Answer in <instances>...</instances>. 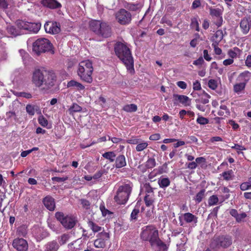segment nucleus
Masks as SVG:
<instances>
[{"label": "nucleus", "mask_w": 251, "mask_h": 251, "mask_svg": "<svg viewBox=\"0 0 251 251\" xmlns=\"http://www.w3.org/2000/svg\"><path fill=\"white\" fill-rule=\"evenodd\" d=\"M56 81V75L51 70L44 68L36 69L32 73V82L35 86L49 89L54 86Z\"/></svg>", "instance_id": "nucleus-1"}, {"label": "nucleus", "mask_w": 251, "mask_h": 251, "mask_svg": "<svg viewBox=\"0 0 251 251\" xmlns=\"http://www.w3.org/2000/svg\"><path fill=\"white\" fill-rule=\"evenodd\" d=\"M114 51L116 55L126 65L127 70L133 73L134 61L129 48L124 43L119 42L115 45Z\"/></svg>", "instance_id": "nucleus-2"}, {"label": "nucleus", "mask_w": 251, "mask_h": 251, "mask_svg": "<svg viewBox=\"0 0 251 251\" xmlns=\"http://www.w3.org/2000/svg\"><path fill=\"white\" fill-rule=\"evenodd\" d=\"M93 72L92 63L90 60L83 61L79 63L77 74L82 80L91 83L93 81L92 76Z\"/></svg>", "instance_id": "nucleus-3"}, {"label": "nucleus", "mask_w": 251, "mask_h": 251, "mask_svg": "<svg viewBox=\"0 0 251 251\" xmlns=\"http://www.w3.org/2000/svg\"><path fill=\"white\" fill-rule=\"evenodd\" d=\"M32 50L38 55L50 51L52 54L54 53L52 44L48 39L44 38H39L33 43Z\"/></svg>", "instance_id": "nucleus-4"}, {"label": "nucleus", "mask_w": 251, "mask_h": 251, "mask_svg": "<svg viewBox=\"0 0 251 251\" xmlns=\"http://www.w3.org/2000/svg\"><path fill=\"white\" fill-rule=\"evenodd\" d=\"M132 185L125 184L118 188L114 197L115 201L118 204H125L129 199L132 191Z\"/></svg>", "instance_id": "nucleus-5"}, {"label": "nucleus", "mask_w": 251, "mask_h": 251, "mask_svg": "<svg viewBox=\"0 0 251 251\" xmlns=\"http://www.w3.org/2000/svg\"><path fill=\"white\" fill-rule=\"evenodd\" d=\"M232 244V238L228 235L214 236L211 240L210 247L215 251L221 248H227Z\"/></svg>", "instance_id": "nucleus-6"}, {"label": "nucleus", "mask_w": 251, "mask_h": 251, "mask_svg": "<svg viewBox=\"0 0 251 251\" xmlns=\"http://www.w3.org/2000/svg\"><path fill=\"white\" fill-rule=\"evenodd\" d=\"M140 237L142 240L149 242L151 245L159 237L158 231L153 225L147 226L142 228Z\"/></svg>", "instance_id": "nucleus-7"}, {"label": "nucleus", "mask_w": 251, "mask_h": 251, "mask_svg": "<svg viewBox=\"0 0 251 251\" xmlns=\"http://www.w3.org/2000/svg\"><path fill=\"white\" fill-rule=\"evenodd\" d=\"M55 218L63 226L67 229L73 228L77 222L75 217L65 215L62 212H57L55 214Z\"/></svg>", "instance_id": "nucleus-8"}, {"label": "nucleus", "mask_w": 251, "mask_h": 251, "mask_svg": "<svg viewBox=\"0 0 251 251\" xmlns=\"http://www.w3.org/2000/svg\"><path fill=\"white\" fill-rule=\"evenodd\" d=\"M17 25L20 29L26 30L34 33H37L40 29V23H30L24 21L18 20Z\"/></svg>", "instance_id": "nucleus-9"}, {"label": "nucleus", "mask_w": 251, "mask_h": 251, "mask_svg": "<svg viewBox=\"0 0 251 251\" xmlns=\"http://www.w3.org/2000/svg\"><path fill=\"white\" fill-rule=\"evenodd\" d=\"M118 22L122 25L129 24L131 21L132 16L130 12L125 9H121L115 15Z\"/></svg>", "instance_id": "nucleus-10"}, {"label": "nucleus", "mask_w": 251, "mask_h": 251, "mask_svg": "<svg viewBox=\"0 0 251 251\" xmlns=\"http://www.w3.org/2000/svg\"><path fill=\"white\" fill-rule=\"evenodd\" d=\"M97 238L94 241V245L96 248H104L106 244L110 239L109 232L101 231L96 236Z\"/></svg>", "instance_id": "nucleus-11"}, {"label": "nucleus", "mask_w": 251, "mask_h": 251, "mask_svg": "<svg viewBox=\"0 0 251 251\" xmlns=\"http://www.w3.org/2000/svg\"><path fill=\"white\" fill-rule=\"evenodd\" d=\"M44 28L47 33L55 34L60 31V24L56 22L48 21L44 25Z\"/></svg>", "instance_id": "nucleus-12"}, {"label": "nucleus", "mask_w": 251, "mask_h": 251, "mask_svg": "<svg viewBox=\"0 0 251 251\" xmlns=\"http://www.w3.org/2000/svg\"><path fill=\"white\" fill-rule=\"evenodd\" d=\"M13 247L18 251H26L28 249L27 241L23 238H16L12 243Z\"/></svg>", "instance_id": "nucleus-13"}, {"label": "nucleus", "mask_w": 251, "mask_h": 251, "mask_svg": "<svg viewBox=\"0 0 251 251\" xmlns=\"http://www.w3.org/2000/svg\"><path fill=\"white\" fill-rule=\"evenodd\" d=\"M240 27L243 34H247L251 29V17H245L241 20Z\"/></svg>", "instance_id": "nucleus-14"}, {"label": "nucleus", "mask_w": 251, "mask_h": 251, "mask_svg": "<svg viewBox=\"0 0 251 251\" xmlns=\"http://www.w3.org/2000/svg\"><path fill=\"white\" fill-rule=\"evenodd\" d=\"M100 26L98 36L104 38H108L111 36V27L107 23L102 22Z\"/></svg>", "instance_id": "nucleus-15"}, {"label": "nucleus", "mask_w": 251, "mask_h": 251, "mask_svg": "<svg viewBox=\"0 0 251 251\" xmlns=\"http://www.w3.org/2000/svg\"><path fill=\"white\" fill-rule=\"evenodd\" d=\"M45 206L50 211H53L55 207L54 199L50 196H47L43 200Z\"/></svg>", "instance_id": "nucleus-16"}, {"label": "nucleus", "mask_w": 251, "mask_h": 251, "mask_svg": "<svg viewBox=\"0 0 251 251\" xmlns=\"http://www.w3.org/2000/svg\"><path fill=\"white\" fill-rule=\"evenodd\" d=\"M173 97L176 100H177L185 106H189L191 104V99L186 96L178 94H174Z\"/></svg>", "instance_id": "nucleus-17"}, {"label": "nucleus", "mask_w": 251, "mask_h": 251, "mask_svg": "<svg viewBox=\"0 0 251 251\" xmlns=\"http://www.w3.org/2000/svg\"><path fill=\"white\" fill-rule=\"evenodd\" d=\"M102 22L98 20H92L89 22L90 29L94 32L96 34L98 35L99 33V29L100 27V25Z\"/></svg>", "instance_id": "nucleus-18"}, {"label": "nucleus", "mask_w": 251, "mask_h": 251, "mask_svg": "<svg viewBox=\"0 0 251 251\" xmlns=\"http://www.w3.org/2000/svg\"><path fill=\"white\" fill-rule=\"evenodd\" d=\"M151 246L152 247L156 246L159 251H165L168 249L167 245L161 241L159 237L151 244Z\"/></svg>", "instance_id": "nucleus-19"}, {"label": "nucleus", "mask_w": 251, "mask_h": 251, "mask_svg": "<svg viewBox=\"0 0 251 251\" xmlns=\"http://www.w3.org/2000/svg\"><path fill=\"white\" fill-rule=\"evenodd\" d=\"M115 160V167L117 169L121 168L126 165V157L123 154L118 156Z\"/></svg>", "instance_id": "nucleus-20"}, {"label": "nucleus", "mask_w": 251, "mask_h": 251, "mask_svg": "<svg viewBox=\"0 0 251 251\" xmlns=\"http://www.w3.org/2000/svg\"><path fill=\"white\" fill-rule=\"evenodd\" d=\"M43 4L50 8L55 9L60 7L61 4L56 0H43Z\"/></svg>", "instance_id": "nucleus-21"}, {"label": "nucleus", "mask_w": 251, "mask_h": 251, "mask_svg": "<svg viewBox=\"0 0 251 251\" xmlns=\"http://www.w3.org/2000/svg\"><path fill=\"white\" fill-rule=\"evenodd\" d=\"M59 248V244L56 241L48 242L45 246L44 251H57Z\"/></svg>", "instance_id": "nucleus-22"}, {"label": "nucleus", "mask_w": 251, "mask_h": 251, "mask_svg": "<svg viewBox=\"0 0 251 251\" xmlns=\"http://www.w3.org/2000/svg\"><path fill=\"white\" fill-rule=\"evenodd\" d=\"M251 78V73L249 71H245L239 75L238 79L239 81H242V82L245 83L247 84L248 82Z\"/></svg>", "instance_id": "nucleus-23"}, {"label": "nucleus", "mask_w": 251, "mask_h": 251, "mask_svg": "<svg viewBox=\"0 0 251 251\" xmlns=\"http://www.w3.org/2000/svg\"><path fill=\"white\" fill-rule=\"evenodd\" d=\"M184 221L187 223H191L194 222L196 223L197 222V217L191 213H185L183 215Z\"/></svg>", "instance_id": "nucleus-24"}, {"label": "nucleus", "mask_w": 251, "mask_h": 251, "mask_svg": "<svg viewBox=\"0 0 251 251\" xmlns=\"http://www.w3.org/2000/svg\"><path fill=\"white\" fill-rule=\"evenodd\" d=\"M171 181L169 178L160 177L158 180V184L161 188L165 189L170 184Z\"/></svg>", "instance_id": "nucleus-25"}, {"label": "nucleus", "mask_w": 251, "mask_h": 251, "mask_svg": "<svg viewBox=\"0 0 251 251\" xmlns=\"http://www.w3.org/2000/svg\"><path fill=\"white\" fill-rule=\"evenodd\" d=\"M210 15L212 17L220 18L222 17L223 9L220 8H214L212 7L209 8Z\"/></svg>", "instance_id": "nucleus-26"}, {"label": "nucleus", "mask_w": 251, "mask_h": 251, "mask_svg": "<svg viewBox=\"0 0 251 251\" xmlns=\"http://www.w3.org/2000/svg\"><path fill=\"white\" fill-rule=\"evenodd\" d=\"M211 96L206 93L205 91H203L201 94V97L196 100L197 102H201L203 104H206L209 102V99Z\"/></svg>", "instance_id": "nucleus-27"}, {"label": "nucleus", "mask_w": 251, "mask_h": 251, "mask_svg": "<svg viewBox=\"0 0 251 251\" xmlns=\"http://www.w3.org/2000/svg\"><path fill=\"white\" fill-rule=\"evenodd\" d=\"M221 175L223 177L224 179L226 181L233 180L234 177V173L232 170L225 171Z\"/></svg>", "instance_id": "nucleus-28"}, {"label": "nucleus", "mask_w": 251, "mask_h": 251, "mask_svg": "<svg viewBox=\"0 0 251 251\" xmlns=\"http://www.w3.org/2000/svg\"><path fill=\"white\" fill-rule=\"evenodd\" d=\"M88 226L94 232H98L100 231L102 227L97 225L92 221L89 220L87 222Z\"/></svg>", "instance_id": "nucleus-29"}, {"label": "nucleus", "mask_w": 251, "mask_h": 251, "mask_svg": "<svg viewBox=\"0 0 251 251\" xmlns=\"http://www.w3.org/2000/svg\"><path fill=\"white\" fill-rule=\"evenodd\" d=\"M67 87H75L78 90H84L85 88L84 86H83L82 84L74 80H71L69 82H68Z\"/></svg>", "instance_id": "nucleus-30"}, {"label": "nucleus", "mask_w": 251, "mask_h": 251, "mask_svg": "<svg viewBox=\"0 0 251 251\" xmlns=\"http://www.w3.org/2000/svg\"><path fill=\"white\" fill-rule=\"evenodd\" d=\"M246 85V84L243 82L235 84L233 86L234 92L237 94H239L245 89Z\"/></svg>", "instance_id": "nucleus-31"}, {"label": "nucleus", "mask_w": 251, "mask_h": 251, "mask_svg": "<svg viewBox=\"0 0 251 251\" xmlns=\"http://www.w3.org/2000/svg\"><path fill=\"white\" fill-rule=\"evenodd\" d=\"M190 27L192 29H195L196 31H200V28L198 17L191 18Z\"/></svg>", "instance_id": "nucleus-32"}, {"label": "nucleus", "mask_w": 251, "mask_h": 251, "mask_svg": "<svg viewBox=\"0 0 251 251\" xmlns=\"http://www.w3.org/2000/svg\"><path fill=\"white\" fill-rule=\"evenodd\" d=\"M102 156L104 158L109 160L110 162H113L115 159L116 154L114 151H108L103 153Z\"/></svg>", "instance_id": "nucleus-33"}, {"label": "nucleus", "mask_w": 251, "mask_h": 251, "mask_svg": "<svg viewBox=\"0 0 251 251\" xmlns=\"http://www.w3.org/2000/svg\"><path fill=\"white\" fill-rule=\"evenodd\" d=\"M123 109L127 112H133L137 111V106L135 104H126L123 107Z\"/></svg>", "instance_id": "nucleus-34"}, {"label": "nucleus", "mask_w": 251, "mask_h": 251, "mask_svg": "<svg viewBox=\"0 0 251 251\" xmlns=\"http://www.w3.org/2000/svg\"><path fill=\"white\" fill-rule=\"evenodd\" d=\"M7 31L9 34L13 36L19 35V32L14 26L9 25L6 27Z\"/></svg>", "instance_id": "nucleus-35"}, {"label": "nucleus", "mask_w": 251, "mask_h": 251, "mask_svg": "<svg viewBox=\"0 0 251 251\" xmlns=\"http://www.w3.org/2000/svg\"><path fill=\"white\" fill-rule=\"evenodd\" d=\"M70 238L69 234L64 233L58 237L59 243L60 245H63L68 242Z\"/></svg>", "instance_id": "nucleus-36"}, {"label": "nucleus", "mask_w": 251, "mask_h": 251, "mask_svg": "<svg viewBox=\"0 0 251 251\" xmlns=\"http://www.w3.org/2000/svg\"><path fill=\"white\" fill-rule=\"evenodd\" d=\"M224 36V34L222 30L219 29L217 30L213 36L214 39L216 40L215 42H218L219 43L223 39Z\"/></svg>", "instance_id": "nucleus-37"}, {"label": "nucleus", "mask_w": 251, "mask_h": 251, "mask_svg": "<svg viewBox=\"0 0 251 251\" xmlns=\"http://www.w3.org/2000/svg\"><path fill=\"white\" fill-rule=\"evenodd\" d=\"M82 110V108L79 105L76 103H73L72 106H70L68 111L70 114H73L75 112H80Z\"/></svg>", "instance_id": "nucleus-38"}, {"label": "nucleus", "mask_w": 251, "mask_h": 251, "mask_svg": "<svg viewBox=\"0 0 251 251\" xmlns=\"http://www.w3.org/2000/svg\"><path fill=\"white\" fill-rule=\"evenodd\" d=\"M205 189L201 190L197 194L194 200L197 202L200 203L205 197Z\"/></svg>", "instance_id": "nucleus-39"}, {"label": "nucleus", "mask_w": 251, "mask_h": 251, "mask_svg": "<svg viewBox=\"0 0 251 251\" xmlns=\"http://www.w3.org/2000/svg\"><path fill=\"white\" fill-rule=\"evenodd\" d=\"M139 212L140 210L138 207L134 208L130 214V220L131 221H136L137 220Z\"/></svg>", "instance_id": "nucleus-40"}, {"label": "nucleus", "mask_w": 251, "mask_h": 251, "mask_svg": "<svg viewBox=\"0 0 251 251\" xmlns=\"http://www.w3.org/2000/svg\"><path fill=\"white\" fill-rule=\"evenodd\" d=\"M144 201L147 206L149 207L152 205L154 201L152 196L147 195L144 198Z\"/></svg>", "instance_id": "nucleus-41"}, {"label": "nucleus", "mask_w": 251, "mask_h": 251, "mask_svg": "<svg viewBox=\"0 0 251 251\" xmlns=\"http://www.w3.org/2000/svg\"><path fill=\"white\" fill-rule=\"evenodd\" d=\"M126 7L130 11H138L141 7L140 5L139 4H132L130 3H128L127 4Z\"/></svg>", "instance_id": "nucleus-42"}, {"label": "nucleus", "mask_w": 251, "mask_h": 251, "mask_svg": "<svg viewBox=\"0 0 251 251\" xmlns=\"http://www.w3.org/2000/svg\"><path fill=\"white\" fill-rule=\"evenodd\" d=\"M156 164L155 159L150 158L146 162V167L147 168H153Z\"/></svg>", "instance_id": "nucleus-43"}, {"label": "nucleus", "mask_w": 251, "mask_h": 251, "mask_svg": "<svg viewBox=\"0 0 251 251\" xmlns=\"http://www.w3.org/2000/svg\"><path fill=\"white\" fill-rule=\"evenodd\" d=\"M219 201L218 198L216 195H212L210 197L208 200L209 205H214L218 203Z\"/></svg>", "instance_id": "nucleus-44"}, {"label": "nucleus", "mask_w": 251, "mask_h": 251, "mask_svg": "<svg viewBox=\"0 0 251 251\" xmlns=\"http://www.w3.org/2000/svg\"><path fill=\"white\" fill-rule=\"evenodd\" d=\"M235 50H239V49L237 48H234L233 50L230 49L228 50L227 54L231 58V59H233L236 58L237 56V53L235 52Z\"/></svg>", "instance_id": "nucleus-45"}, {"label": "nucleus", "mask_w": 251, "mask_h": 251, "mask_svg": "<svg viewBox=\"0 0 251 251\" xmlns=\"http://www.w3.org/2000/svg\"><path fill=\"white\" fill-rule=\"evenodd\" d=\"M197 122L200 125H204L209 123V120L206 118L199 116L197 119Z\"/></svg>", "instance_id": "nucleus-46"}, {"label": "nucleus", "mask_w": 251, "mask_h": 251, "mask_svg": "<svg viewBox=\"0 0 251 251\" xmlns=\"http://www.w3.org/2000/svg\"><path fill=\"white\" fill-rule=\"evenodd\" d=\"M148 146V144L146 142L138 144L136 147V150L137 151H141L145 149Z\"/></svg>", "instance_id": "nucleus-47"}, {"label": "nucleus", "mask_w": 251, "mask_h": 251, "mask_svg": "<svg viewBox=\"0 0 251 251\" xmlns=\"http://www.w3.org/2000/svg\"><path fill=\"white\" fill-rule=\"evenodd\" d=\"M39 123L43 126H46L48 124V120L43 116H40L38 118Z\"/></svg>", "instance_id": "nucleus-48"}, {"label": "nucleus", "mask_w": 251, "mask_h": 251, "mask_svg": "<svg viewBox=\"0 0 251 251\" xmlns=\"http://www.w3.org/2000/svg\"><path fill=\"white\" fill-rule=\"evenodd\" d=\"M26 111L30 115H33L35 114L34 106L31 104H27L26 106Z\"/></svg>", "instance_id": "nucleus-49"}, {"label": "nucleus", "mask_w": 251, "mask_h": 251, "mask_svg": "<svg viewBox=\"0 0 251 251\" xmlns=\"http://www.w3.org/2000/svg\"><path fill=\"white\" fill-rule=\"evenodd\" d=\"M218 44L219 43L218 42H214L212 43V46L214 49L215 53L217 55H220L222 53V50L221 49L218 47Z\"/></svg>", "instance_id": "nucleus-50"}, {"label": "nucleus", "mask_w": 251, "mask_h": 251, "mask_svg": "<svg viewBox=\"0 0 251 251\" xmlns=\"http://www.w3.org/2000/svg\"><path fill=\"white\" fill-rule=\"evenodd\" d=\"M251 187V184L250 182H243L240 185V189L242 191H245Z\"/></svg>", "instance_id": "nucleus-51"}, {"label": "nucleus", "mask_w": 251, "mask_h": 251, "mask_svg": "<svg viewBox=\"0 0 251 251\" xmlns=\"http://www.w3.org/2000/svg\"><path fill=\"white\" fill-rule=\"evenodd\" d=\"M161 23L166 24L167 25L171 27L173 25L172 22L171 20L168 19L166 17L164 16L161 20Z\"/></svg>", "instance_id": "nucleus-52"}, {"label": "nucleus", "mask_w": 251, "mask_h": 251, "mask_svg": "<svg viewBox=\"0 0 251 251\" xmlns=\"http://www.w3.org/2000/svg\"><path fill=\"white\" fill-rule=\"evenodd\" d=\"M208 85L209 88L213 90H215L217 87L216 81L213 79H210L209 80Z\"/></svg>", "instance_id": "nucleus-53"}, {"label": "nucleus", "mask_w": 251, "mask_h": 251, "mask_svg": "<svg viewBox=\"0 0 251 251\" xmlns=\"http://www.w3.org/2000/svg\"><path fill=\"white\" fill-rule=\"evenodd\" d=\"M75 243L76 241H74L68 245V251H77V249L74 246Z\"/></svg>", "instance_id": "nucleus-54"}, {"label": "nucleus", "mask_w": 251, "mask_h": 251, "mask_svg": "<svg viewBox=\"0 0 251 251\" xmlns=\"http://www.w3.org/2000/svg\"><path fill=\"white\" fill-rule=\"evenodd\" d=\"M68 179L67 176L60 177H53L51 179L53 181H56L58 182H63L67 180Z\"/></svg>", "instance_id": "nucleus-55"}, {"label": "nucleus", "mask_w": 251, "mask_h": 251, "mask_svg": "<svg viewBox=\"0 0 251 251\" xmlns=\"http://www.w3.org/2000/svg\"><path fill=\"white\" fill-rule=\"evenodd\" d=\"M81 201V204H82V206L86 208V209H88L89 208V207L90 205V203L89 202V201L86 200H85V199H81L80 200Z\"/></svg>", "instance_id": "nucleus-56"}, {"label": "nucleus", "mask_w": 251, "mask_h": 251, "mask_svg": "<svg viewBox=\"0 0 251 251\" xmlns=\"http://www.w3.org/2000/svg\"><path fill=\"white\" fill-rule=\"evenodd\" d=\"M204 62L202 57H200L198 59L193 62V64L196 66L201 65Z\"/></svg>", "instance_id": "nucleus-57"}, {"label": "nucleus", "mask_w": 251, "mask_h": 251, "mask_svg": "<svg viewBox=\"0 0 251 251\" xmlns=\"http://www.w3.org/2000/svg\"><path fill=\"white\" fill-rule=\"evenodd\" d=\"M201 5V0H195L192 5V8L193 9H196L199 7Z\"/></svg>", "instance_id": "nucleus-58"}, {"label": "nucleus", "mask_w": 251, "mask_h": 251, "mask_svg": "<svg viewBox=\"0 0 251 251\" xmlns=\"http://www.w3.org/2000/svg\"><path fill=\"white\" fill-rule=\"evenodd\" d=\"M19 96L26 99H31L32 98V95L30 93L26 92L19 93Z\"/></svg>", "instance_id": "nucleus-59"}, {"label": "nucleus", "mask_w": 251, "mask_h": 251, "mask_svg": "<svg viewBox=\"0 0 251 251\" xmlns=\"http://www.w3.org/2000/svg\"><path fill=\"white\" fill-rule=\"evenodd\" d=\"M193 88L194 90H200L201 89V84L198 80L193 83Z\"/></svg>", "instance_id": "nucleus-60"}, {"label": "nucleus", "mask_w": 251, "mask_h": 251, "mask_svg": "<svg viewBox=\"0 0 251 251\" xmlns=\"http://www.w3.org/2000/svg\"><path fill=\"white\" fill-rule=\"evenodd\" d=\"M246 217L247 214L245 213H242L240 214H238L236 220L238 222H240L242 221V220L245 218Z\"/></svg>", "instance_id": "nucleus-61"}, {"label": "nucleus", "mask_w": 251, "mask_h": 251, "mask_svg": "<svg viewBox=\"0 0 251 251\" xmlns=\"http://www.w3.org/2000/svg\"><path fill=\"white\" fill-rule=\"evenodd\" d=\"M104 173V171H99L93 176V178L94 179H98L100 178Z\"/></svg>", "instance_id": "nucleus-62"}, {"label": "nucleus", "mask_w": 251, "mask_h": 251, "mask_svg": "<svg viewBox=\"0 0 251 251\" xmlns=\"http://www.w3.org/2000/svg\"><path fill=\"white\" fill-rule=\"evenodd\" d=\"M160 138V135L159 133H155L154 134H152L149 137L150 140H152V141H156V140H159Z\"/></svg>", "instance_id": "nucleus-63"}, {"label": "nucleus", "mask_w": 251, "mask_h": 251, "mask_svg": "<svg viewBox=\"0 0 251 251\" xmlns=\"http://www.w3.org/2000/svg\"><path fill=\"white\" fill-rule=\"evenodd\" d=\"M245 64L247 67L251 68V55L247 56L245 61Z\"/></svg>", "instance_id": "nucleus-64"}]
</instances>
